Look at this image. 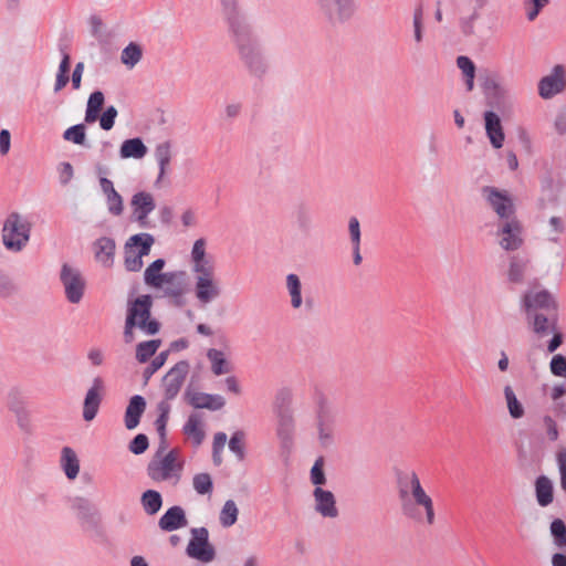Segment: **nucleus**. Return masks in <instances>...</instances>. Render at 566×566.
Masks as SVG:
<instances>
[{"instance_id":"2f4dec72","label":"nucleus","mask_w":566,"mask_h":566,"mask_svg":"<svg viewBox=\"0 0 566 566\" xmlns=\"http://www.w3.org/2000/svg\"><path fill=\"white\" fill-rule=\"evenodd\" d=\"M202 427V417L199 413H191L184 426V433L191 439L196 447L205 440L206 434Z\"/></svg>"},{"instance_id":"6e6552de","label":"nucleus","mask_w":566,"mask_h":566,"mask_svg":"<svg viewBox=\"0 0 566 566\" xmlns=\"http://www.w3.org/2000/svg\"><path fill=\"white\" fill-rule=\"evenodd\" d=\"M153 300L150 295H140L129 303L126 321L135 324L146 335H155L159 331V323L150 317Z\"/></svg>"},{"instance_id":"4468645a","label":"nucleus","mask_w":566,"mask_h":566,"mask_svg":"<svg viewBox=\"0 0 566 566\" xmlns=\"http://www.w3.org/2000/svg\"><path fill=\"white\" fill-rule=\"evenodd\" d=\"M187 274L185 271H169L163 274L160 287L158 290L164 292V295L171 298L178 306L186 303L185 295L188 292Z\"/></svg>"},{"instance_id":"a19ab883","label":"nucleus","mask_w":566,"mask_h":566,"mask_svg":"<svg viewBox=\"0 0 566 566\" xmlns=\"http://www.w3.org/2000/svg\"><path fill=\"white\" fill-rule=\"evenodd\" d=\"M104 101L105 97L101 91H95L90 95L85 112L86 123H94L98 118V114L104 104Z\"/></svg>"},{"instance_id":"423d86ee","label":"nucleus","mask_w":566,"mask_h":566,"mask_svg":"<svg viewBox=\"0 0 566 566\" xmlns=\"http://www.w3.org/2000/svg\"><path fill=\"white\" fill-rule=\"evenodd\" d=\"M32 224L29 219L18 212H11L2 227L3 245L13 252L22 251L30 241Z\"/></svg>"},{"instance_id":"72a5a7b5","label":"nucleus","mask_w":566,"mask_h":566,"mask_svg":"<svg viewBox=\"0 0 566 566\" xmlns=\"http://www.w3.org/2000/svg\"><path fill=\"white\" fill-rule=\"evenodd\" d=\"M285 287L293 310H300L303 304L302 282L297 274L290 273L285 277Z\"/></svg>"},{"instance_id":"9b49d317","label":"nucleus","mask_w":566,"mask_h":566,"mask_svg":"<svg viewBox=\"0 0 566 566\" xmlns=\"http://www.w3.org/2000/svg\"><path fill=\"white\" fill-rule=\"evenodd\" d=\"M495 237L499 245L505 251H516L523 243V227L516 218L497 220L495 224Z\"/></svg>"},{"instance_id":"49530a36","label":"nucleus","mask_w":566,"mask_h":566,"mask_svg":"<svg viewBox=\"0 0 566 566\" xmlns=\"http://www.w3.org/2000/svg\"><path fill=\"white\" fill-rule=\"evenodd\" d=\"M170 403L167 398L159 401L157 405V411H158V418L155 421L156 429L158 434L160 436V439L163 440V443H165L166 439V426L170 413Z\"/></svg>"},{"instance_id":"13d9d810","label":"nucleus","mask_w":566,"mask_h":566,"mask_svg":"<svg viewBox=\"0 0 566 566\" xmlns=\"http://www.w3.org/2000/svg\"><path fill=\"white\" fill-rule=\"evenodd\" d=\"M244 438L245 434L243 431H235L229 440L230 451L233 452L240 461L245 457Z\"/></svg>"},{"instance_id":"7ed1b4c3","label":"nucleus","mask_w":566,"mask_h":566,"mask_svg":"<svg viewBox=\"0 0 566 566\" xmlns=\"http://www.w3.org/2000/svg\"><path fill=\"white\" fill-rule=\"evenodd\" d=\"M166 442H160L159 449L147 465V475L154 482H170L177 484L180 480L184 463L179 460V451L172 449L165 453Z\"/></svg>"},{"instance_id":"4d7b16f0","label":"nucleus","mask_w":566,"mask_h":566,"mask_svg":"<svg viewBox=\"0 0 566 566\" xmlns=\"http://www.w3.org/2000/svg\"><path fill=\"white\" fill-rule=\"evenodd\" d=\"M7 405L13 413H21L27 410L23 395L18 388L10 389L7 396Z\"/></svg>"},{"instance_id":"58836bf2","label":"nucleus","mask_w":566,"mask_h":566,"mask_svg":"<svg viewBox=\"0 0 566 566\" xmlns=\"http://www.w3.org/2000/svg\"><path fill=\"white\" fill-rule=\"evenodd\" d=\"M140 504L147 515L157 514L163 506V497L158 491L147 490L140 496Z\"/></svg>"},{"instance_id":"e433bc0d","label":"nucleus","mask_w":566,"mask_h":566,"mask_svg":"<svg viewBox=\"0 0 566 566\" xmlns=\"http://www.w3.org/2000/svg\"><path fill=\"white\" fill-rule=\"evenodd\" d=\"M206 240L200 238L193 242L191 249V271L213 268V263L209 260H206Z\"/></svg>"},{"instance_id":"0eeeda50","label":"nucleus","mask_w":566,"mask_h":566,"mask_svg":"<svg viewBox=\"0 0 566 566\" xmlns=\"http://www.w3.org/2000/svg\"><path fill=\"white\" fill-rule=\"evenodd\" d=\"M155 238L150 233H137L125 243V269L129 272H139L143 266V258L150 253Z\"/></svg>"},{"instance_id":"864d4df0","label":"nucleus","mask_w":566,"mask_h":566,"mask_svg":"<svg viewBox=\"0 0 566 566\" xmlns=\"http://www.w3.org/2000/svg\"><path fill=\"white\" fill-rule=\"evenodd\" d=\"M293 394L292 390L289 388H282L280 389L274 399V413L281 412V411H292L290 406L292 403Z\"/></svg>"},{"instance_id":"e2e57ef3","label":"nucleus","mask_w":566,"mask_h":566,"mask_svg":"<svg viewBox=\"0 0 566 566\" xmlns=\"http://www.w3.org/2000/svg\"><path fill=\"white\" fill-rule=\"evenodd\" d=\"M541 426H542V429L544 430L545 436L548 441L554 442L558 439V437H559L558 427L552 416L545 415L542 418Z\"/></svg>"},{"instance_id":"ea45409f","label":"nucleus","mask_w":566,"mask_h":566,"mask_svg":"<svg viewBox=\"0 0 566 566\" xmlns=\"http://www.w3.org/2000/svg\"><path fill=\"white\" fill-rule=\"evenodd\" d=\"M207 357L211 364V370L216 376L228 374L231 370L230 364L227 361L221 350L210 348L207 352Z\"/></svg>"},{"instance_id":"a878e982","label":"nucleus","mask_w":566,"mask_h":566,"mask_svg":"<svg viewBox=\"0 0 566 566\" xmlns=\"http://www.w3.org/2000/svg\"><path fill=\"white\" fill-rule=\"evenodd\" d=\"M172 144L169 140H165L156 145L154 156L157 161L159 171L156 179V185H159L166 177L169 170V166L172 159Z\"/></svg>"},{"instance_id":"8fccbe9b","label":"nucleus","mask_w":566,"mask_h":566,"mask_svg":"<svg viewBox=\"0 0 566 566\" xmlns=\"http://www.w3.org/2000/svg\"><path fill=\"white\" fill-rule=\"evenodd\" d=\"M159 346L160 340L158 339L139 343L136 348V359L139 363H146L157 352Z\"/></svg>"},{"instance_id":"f704fd0d","label":"nucleus","mask_w":566,"mask_h":566,"mask_svg":"<svg viewBox=\"0 0 566 566\" xmlns=\"http://www.w3.org/2000/svg\"><path fill=\"white\" fill-rule=\"evenodd\" d=\"M147 151L148 149L144 142L139 137H136L123 142L119 148V156L123 159H142L146 156Z\"/></svg>"},{"instance_id":"3c124183","label":"nucleus","mask_w":566,"mask_h":566,"mask_svg":"<svg viewBox=\"0 0 566 566\" xmlns=\"http://www.w3.org/2000/svg\"><path fill=\"white\" fill-rule=\"evenodd\" d=\"M549 532L553 537L554 544L558 548L566 547V525L563 520H553L549 526Z\"/></svg>"},{"instance_id":"6e6d98bb","label":"nucleus","mask_w":566,"mask_h":566,"mask_svg":"<svg viewBox=\"0 0 566 566\" xmlns=\"http://www.w3.org/2000/svg\"><path fill=\"white\" fill-rule=\"evenodd\" d=\"M566 224L563 218L553 216L548 220V240L558 243L560 235L565 232Z\"/></svg>"},{"instance_id":"4be33fe9","label":"nucleus","mask_w":566,"mask_h":566,"mask_svg":"<svg viewBox=\"0 0 566 566\" xmlns=\"http://www.w3.org/2000/svg\"><path fill=\"white\" fill-rule=\"evenodd\" d=\"M314 510L324 518H336L339 514L333 492L317 486L313 491Z\"/></svg>"},{"instance_id":"20e7f679","label":"nucleus","mask_w":566,"mask_h":566,"mask_svg":"<svg viewBox=\"0 0 566 566\" xmlns=\"http://www.w3.org/2000/svg\"><path fill=\"white\" fill-rule=\"evenodd\" d=\"M525 318L527 327L533 333L535 340L538 342V346H541V342L546 337H551L546 346L548 353L556 352L563 344L564 334L558 324V312L525 316Z\"/></svg>"},{"instance_id":"69168bd1","label":"nucleus","mask_w":566,"mask_h":566,"mask_svg":"<svg viewBox=\"0 0 566 566\" xmlns=\"http://www.w3.org/2000/svg\"><path fill=\"white\" fill-rule=\"evenodd\" d=\"M105 198L108 212L116 217L120 216L124 210L122 196L117 191H114Z\"/></svg>"},{"instance_id":"2eb2a0df","label":"nucleus","mask_w":566,"mask_h":566,"mask_svg":"<svg viewBox=\"0 0 566 566\" xmlns=\"http://www.w3.org/2000/svg\"><path fill=\"white\" fill-rule=\"evenodd\" d=\"M60 279L67 301L72 304L80 303L86 286V282L80 270L69 264H63Z\"/></svg>"},{"instance_id":"ddd939ff","label":"nucleus","mask_w":566,"mask_h":566,"mask_svg":"<svg viewBox=\"0 0 566 566\" xmlns=\"http://www.w3.org/2000/svg\"><path fill=\"white\" fill-rule=\"evenodd\" d=\"M337 411L326 402H321L316 410V429L318 442L327 448L334 443Z\"/></svg>"},{"instance_id":"a211bd4d","label":"nucleus","mask_w":566,"mask_h":566,"mask_svg":"<svg viewBox=\"0 0 566 566\" xmlns=\"http://www.w3.org/2000/svg\"><path fill=\"white\" fill-rule=\"evenodd\" d=\"M482 85L489 106L500 112H504L512 106L510 92L494 76L485 77Z\"/></svg>"},{"instance_id":"338daca9","label":"nucleus","mask_w":566,"mask_h":566,"mask_svg":"<svg viewBox=\"0 0 566 566\" xmlns=\"http://www.w3.org/2000/svg\"><path fill=\"white\" fill-rule=\"evenodd\" d=\"M551 373L554 376L566 378V357L564 355H554L549 364Z\"/></svg>"},{"instance_id":"f8f14e48","label":"nucleus","mask_w":566,"mask_h":566,"mask_svg":"<svg viewBox=\"0 0 566 566\" xmlns=\"http://www.w3.org/2000/svg\"><path fill=\"white\" fill-rule=\"evenodd\" d=\"M481 192L489 207L497 216V220H509L510 218H516L513 199L506 190H500L492 186H485L482 188Z\"/></svg>"},{"instance_id":"c756f323","label":"nucleus","mask_w":566,"mask_h":566,"mask_svg":"<svg viewBox=\"0 0 566 566\" xmlns=\"http://www.w3.org/2000/svg\"><path fill=\"white\" fill-rule=\"evenodd\" d=\"M145 409L146 401L144 397L135 395L130 398L125 411V426L128 430H133L138 426Z\"/></svg>"},{"instance_id":"39448f33","label":"nucleus","mask_w":566,"mask_h":566,"mask_svg":"<svg viewBox=\"0 0 566 566\" xmlns=\"http://www.w3.org/2000/svg\"><path fill=\"white\" fill-rule=\"evenodd\" d=\"M317 13L332 27L347 24L358 13V0H313Z\"/></svg>"},{"instance_id":"4c0bfd02","label":"nucleus","mask_w":566,"mask_h":566,"mask_svg":"<svg viewBox=\"0 0 566 566\" xmlns=\"http://www.w3.org/2000/svg\"><path fill=\"white\" fill-rule=\"evenodd\" d=\"M166 261L164 259H157L151 262L144 272V282L151 289H159L160 281L163 279V269L165 268Z\"/></svg>"},{"instance_id":"7c9ffc66","label":"nucleus","mask_w":566,"mask_h":566,"mask_svg":"<svg viewBox=\"0 0 566 566\" xmlns=\"http://www.w3.org/2000/svg\"><path fill=\"white\" fill-rule=\"evenodd\" d=\"M530 260L522 255H513L509 260L507 280L511 283L521 284L524 282Z\"/></svg>"},{"instance_id":"cd10ccee","label":"nucleus","mask_w":566,"mask_h":566,"mask_svg":"<svg viewBox=\"0 0 566 566\" xmlns=\"http://www.w3.org/2000/svg\"><path fill=\"white\" fill-rule=\"evenodd\" d=\"M188 521L181 506L175 505L159 518L158 525L165 532H172L187 526Z\"/></svg>"},{"instance_id":"412c9836","label":"nucleus","mask_w":566,"mask_h":566,"mask_svg":"<svg viewBox=\"0 0 566 566\" xmlns=\"http://www.w3.org/2000/svg\"><path fill=\"white\" fill-rule=\"evenodd\" d=\"M71 507L84 528L91 530L98 525V510L88 499L76 496L72 500Z\"/></svg>"},{"instance_id":"f03ea898","label":"nucleus","mask_w":566,"mask_h":566,"mask_svg":"<svg viewBox=\"0 0 566 566\" xmlns=\"http://www.w3.org/2000/svg\"><path fill=\"white\" fill-rule=\"evenodd\" d=\"M221 4L234 38L240 60L251 75L262 77L268 72L269 63L259 40L253 35L245 19L239 13L237 0H234L232 8H228L224 3Z\"/></svg>"},{"instance_id":"b1692460","label":"nucleus","mask_w":566,"mask_h":566,"mask_svg":"<svg viewBox=\"0 0 566 566\" xmlns=\"http://www.w3.org/2000/svg\"><path fill=\"white\" fill-rule=\"evenodd\" d=\"M276 416V437L284 450H290L293 443L295 420L292 411H281Z\"/></svg>"},{"instance_id":"79ce46f5","label":"nucleus","mask_w":566,"mask_h":566,"mask_svg":"<svg viewBox=\"0 0 566 566\" xmlns=\"http://www.w3.org/2000/svg\"><path fill=\"white\" fill-rule=\"evenodd\" d=\"M142 57L143 49L135 42H130L120 53V62L130 70L140 62Z\"/></svg>"},{"instance_id":"dca6fc26","label":"nucleus","mask_w":566,"mask_h":566,"mask_svg":"<svg viewBox=\"0 0 566 566\" xmlns=\"http://www.w3.org/2000/svg\"><path fill=\"white\" fill-rule=\"evenodd\" d=\"M566 90V67L556 64L551 72L538 82V94L542 98L548 99Z\"/></svg>"},{"instance_id":"680f3d73","label":"nucleus","mask_w":566,"mask_h":566,"mask_svg":"<svg viewBox=\"0 0 566 566\" xmlns=\"http://www.w3.org/2000/svg\"><path fill=\"white\" fill-rule=\"evenodd\" d=\"M324 459L322 457L317 458L314 462V465L311 469L310 479L311 482L317 486L324 485L326 483V476L324 473Z\"/></svg>"},{"instance_id":"5701e85b","label":"nucleus","mask_w":566,"mask_h":566,"mask_svg":"<svg viewBox=\"0 0 566 566\" xmlns=\"http://www.w3.org/2000/svg\"><path fill=\"white\" fill-rule=\"evenodd\" d=\"M103 389V379L95 377L84 398L83 418L85 421H92L96 417L102 402Z\"/></svg>"},{"instance_id":"bf43d9fd","label":"nucleus","mask_w":566,"mask_h":566,"mask_svg":"<svg viewBox=\"0 0 566 566\" xmlns=\"http://www.w3.org/2000/svg\"><path fill=\"white\" fill-rule=\"evenodd\" d=\"M412 28H413V41L416 45H420L423 41V11L421 8H417L413 11L412 17Z\"/></svg>"},{"instance_id":"aec40b11","label":"nucleus","mask_w":566,"mask_h":566,"mask_svg":"<svg viewBox=\"0 0 566 566\" xmlns=\"http://www.w3.org/2000/svg\"><path fill=\"white\" fill-rule=\"evenodd\" d=\"M189 373V364L186 360L178 361L163 378L164 395L167 400H172L179 394Z\"/></svg>"},{"instance_id":"473e14b6","label":"nucleus","mask_w":566,"mask_h":566,"mask_svg":"<svg viewBox=\"0 0 566 566\" xmlns=\"http://www.w3.org/2000/svg\"><path fill=\"white\" fill-rule=\"evenodd\" d=\"M535 495L539 506L546 507L553 503L554 485L546 475H539L535 481Z\"/></svg>"},{"instance_id":"774afa93","label":"nucleus","mask_w":566,"mask_h":566,"mask_svg":"<svg viewBox=\"0 0 566 566\" xmlns=\"http://www.w3.org/2000/svg\"><path fill=\"white\" fill-rule=\"evenodd\" d=\"M556 462L560 475V488L566 493V449L557 451Z\"/></svg>"},{"instance_id":"de8ad7c7","label":"nucleus","mask_w":566,"mask_h":566,"mask_svg":"<svg viewBox=\"0 0 566 566\" xmlns=\"http://www.w3.org/2000/svg\"><path fill=\"white\" fill-rule=\"evenodd\" d=\"M239 510L233 500H227L220 511L219 522L223 527H230L238 521Z\"/></svg>"},{"instance_id":"09e8293b","label":"nucleus","mask_w":566,"mask_h":566,"mask_svg":"<svg viewBox=\"0 0 566 566\" xmlns=\"http://www.w3.org/2000/svg\"><path fill=\"white\" fill-rule=\"evenodd\" d=\"M294 218L296 226L302 231H307L312 228L313 217L308 206L300 203L294 210Z\"/></svg>"},{"instance_id":"0e129e2a","label":"nucleus","mask_w":566,"mask_h":566,"mask_svg":"<svg viewBox=\"0 0 566 566\" xmlns=\"http://www.w3.org/2000/svg\"><path fill=\"white\" fill-rule=\"evenodd\" d=\"M548 0H525L524 9L528 21H534L539 14L541 10L546 7Z\"/></svg>"},{"instance_id":"f3484780","label":"nucleus","mask_w":566,"mask_h":566,"mask_svg":"<svg viewBox=\"0 0 566 566\" xmlns=\"http://www.w3.org/2000/svg\"><path fill=\"white\" fill-rule=\"evenodd\" d=\"M192 537L187 546V554L191 558L202 563H209L214 558V549L209 544V533L205 527L192 528Z\"/></svg>"},{"instance_id":"a18cd8bd","label":"nucleus","mask_w":566,"mask_h":566,"mask_svg":"<svg viewBox=\"0 0 566 566\" xmlns=\"http://www.w3.org/2000/svg\"><path fill=\"white\" fill-rule=\"evenodd\" d=\"M503 392L510 416L513 419L522 418L525 413L524 407L518 401L513 388L510 385H506Z\"/></svg>"},{"instance_id":"f257e3e1","label":"nucleus","mask_w":566,"mask_h":566,"mask_svg":"<svg viewBox=\"0 0 566 566\" xmlns=\"http://www.w3.org/2000/svg\"><path fill=\"white\" fill-rule=\"evenodd\" d=\"M397 496L401 514L415 523L431 526L436 522L432 497L421 484L413 470L397 474Z\"/></svg>"},{"instance_id":"6ab92c4d","label":"nucleus","mask_w":566,"mask_h":566,"mask_svg":"<svg viewBox=\"0 0 566 566\" xmlns=\"http://www.w3.org/2000/svg\"><path fill=\"white\" fill-rule=\"evenodd\" d=\"M133 219L140 228H150L149 214L155 210L156 203L153 193L138 191L130 199Z\"/></svg>"},{"instance_id":"c03bdc74","label":"nucleus","mask_w":566,"mask_h":566,"mask_svg":"<svg viewBox=\"0 0 566 566\" xmlns=\"http://www.w3.org/2000/svg\"><path fill=\"white\" fill-rule=\"evenodd\" d=\"M566 395V385L558 384L555 385L551 390V399L553 400L552 411L558 418L566 417V403L560 400L563 396Z\"/></svg>"},{"instance_id":"5fc2aeb1","label":"nucleus","mask_w":566,"mask_h":566,"mask_svg":"<svg viewBox=\"0 0 566 566\" xmlns=\"http://www.w3.org/2000/svg\"><path fill=\"white\" fill-rule=\"evenodd\" d=\"M192 486L200 495L211 494L213 483L209 473H198L192 478Z\"/></svg>"},{"instance_id":"c85d7f7f","label":"nucleus","mask_w":566,"mask_h":566,"mask_svg":"<svg viewBox=\"0 0 566 566\" xmlns=\"http://www.w3.org/2000/svg\"><path fill=\"white\" fill-rule=\"evenodd\" d=\"M115 241L107 237H102L97 239L94 243V253L97 262L102 263L104 266L109 268L114 262V253H115Z\"/></svg>"},{"instance_id":"052dcab7","label":"nucleus","mask_w":566,"mask_h":566,"mask_svg":"<svg viewBox=\"0 0 566 566\" xmlns=\"http://www.w3.org/2000/svg\"><path fill=\"white\" fill-rule=\"evenodd\" d=\"M562 184L554 180L551 176L542 180V191L547 196L549 201H557Z\"/></svg>"},{"instance_id":"603ef678","label":"nucleus","mask_w":566,"mask_h":566,"mask_svg":"<svg viewBox=\"0 0 566 566\" xmlns=\"http://www.w3.org/2000/svg\"><path fill=\"white\" fill-rule=\"evenodd\" d=\"M63 138L75 145L84 146L86 142V127L84 124H76L63 133Z\"/></svg>"},{"instance_id":"37998d69","label":"nucleus","mask_w":566,"mask_h":566,"mask_svg":"<svg viewBox=\"0 0 566 566\" xmlns=\"http://www.w3.org/2000/svg\"><path fill=\"white\" fill-rule=\"evenodd\" d=\"M457 66L462 72L467 90L472 91L475 77V65L473 61L465 55H460L457 57Z\"/></svg>"},{"instance_id":"c9c22d12","label":"nucleus","mask_w":566,"mask_h":566,"mask_svg":"<svg viewBox=\"0 0 566 566\" xmlns=\"http://www.w3.org/2000/svg\"><path fill=\"white\" fill-rule=\"evenodd\" d=\"M61 467L67 479L74 480L80 472V461L75 451L64 447L61 452Z\"/></svg>"},{"instance_id":"393cba45","label":"nucleus","mask_w":566,"mask_h":566,"mask_svg":"<svg viewBox=\"0 0 566 566\" xmlns=\"http://www.w3.org/2000/svg\"><path fill=\"white\" fill-rule=\"evenodd\" d=\"M187 402L196 409L220 410L226 401L220 395H211L201 391L187 390L185 392Z\"/></svg>"},{"instance_id":"1a4fd4ad","label":"nucleus","mask_w":566,"mask_h":566,"mask_svg":"<svg viewBox=\"0 0 566 566\" xmlns=\"http://www.w3.org/2000/svg\"><path fill=\"white\" fill-rule=\"evenodd\" d=\"M525 316L557 313L558 304L553 293L544 289H531L522 297Z\"/></svg>"},{"instance_id":"9d476101","label":"nucleus","mask_w":566,"mask_h":566,"mask_svg":"<svg viewBox=\"0 0 566 566\" xmlns=\"http://www.w3.org/2000/svg\"><path fill=\"white\" fill-rule=\"evenodd\" d=\"M195 274V295L199 303L206 305L220 297L222 289L213 268L192 271Z\"/></svg>"},{"instance_id":"bb28decb","label":"nucleus","mask_w":566,"mask_h":566,"mask_svg":"<svg viewBox=\"0 0 566 566\" xmlns=\"http://www.w3.org/2000/svg\"><path fill=\"white\" fill-rule=\"evenodd\" d=\"M484 122L485 132L491 145L496 149L501 148L503 146L505 136L500 117L494 112L486 111L484 113Z\"/></svg>"}]
</instances>
